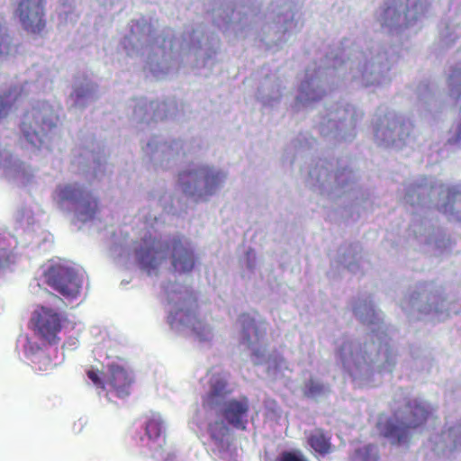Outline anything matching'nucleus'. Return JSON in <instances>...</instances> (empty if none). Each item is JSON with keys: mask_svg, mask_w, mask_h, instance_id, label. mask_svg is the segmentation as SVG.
I'll list each match as a JSON object with an SVG mask.
<instances>
[{"mask_svg": "<svg viewBox=\"0 0 461 461\" xmlns=\"http://www.w3.org/2000/svg\"><path fill=\"white\" fill-rule=\"evenodd\" d=\"M86 374H87L88 378L93 382V384L97 388H101L102 390H106L105 379L104 380L100 377L98 371L91 369V370H88Z\"/></svg>", "mask_w": 461, "mask_h": 461, "instance_id": "21", "label": "nucleus"}, {"mask_svg": "<svg viewBox=\"0 0 461 461\" xmlns=\"http://www.w3.org/2000/svg\"><path fill=\"white\" fill-rule=\"evenodd\" d=\"M432 415V408L417 400L405 404L401 415L394 414L381 428L382 435L393 445L408 447L412 438V430L424 426Z\"/></svg>", "mask_w": 461, "mask_h": 461, "instance_id": "2", "label": "nucleus"}, {"mask_svg": "<svg viewBox=\"0 0 461 461\" xmlns=\"http://www.w3.org/2000/svg\"><path fill=\"white\" fill-rule=\"evenodd\" d=\"M327 392L326 386L314 378H310L303 387V394L308 398L315 399L324 395Z\"/></svg>", "mask_w": 461, "mask_h": 461, "instance_id": "18", "label": "nucleus"}, {"mask_svg": "<svg viewBox=\"0 0 461 461\" xmlns=\"http://www.w3.org/2000/svg\"><path fill=\"white\" fill-rule=\"evenodd\" d=\"M208 430L211 438L217 442H222L223 438L228 433V428L219 421L211 423L209 425Z\"/></svg>", "mask_w": 461, "mask_h": 461, "instance_id": "19", "label": "nucleus"}, {"mask_svg": "<svg viewBox=\"0 0 461 461\" xmlns=\"http://www.w3.org/2000/svg\"><path fill=\"white\" fill-rule=\"evenodd\" d=\"M249 408V401L247 396L233 398L223 403L221 415L231 427L246 430Z\"/></svg>", "mask_w": 461, "mask_h": 461, "instance_id": "10", "label": "nucleus"}, {"mask_svg": "<svg viewBox=\"0 0 461 461\" xmlns=\"http://www.w3.org/2000/svg\"><path fill=\"white\" fill-rule=\"evenodd\" d=\"M356 456L360 461H378L376 447L373 445H367L357 449Z\"/></svg>", "mask_w": 461, "mask_h": 461, "instance_id": "20", "label": "nucleus"}, {"mask_svg": "<svg viewBox=\"0 0 461 461\" xmlns=\"http://www.w3.org/2000/svg\"><path fill=\"white\" fill-rule=\"evenodd\" d=\"M461 203V189L452 187L447 190V201L439 208V211L444 214L456 216V219L461 218L458 212L455 210V203Z\"/></svg>", "mask_w": 461, "mask_h": 461, "instance_id": "16", "label": "nucleus"}, {"mask_svg": "<svg viewBox=\"0 0 461 461\" xmlns=\"http://www.w3.org/2000/svg\"><path fill=\"white\" fill-rule=\"evenodd\" d=\"M43 276L46 284L66 299L73 300L79 296L82 279L74 268L57 263L50 265Z\"/></svg>", "mask_w": 461, "mask_h": 461, "instance_id": "7", "label": "nucleus"}, {"mask_svg": "<svg viewBox=\"0 0 461 461\" xmlns=\"http://www.w3.org/2000/svg\"><path fill=\"white\" fill-rule=\"evenodd\" d=\"M17 98L16 89L9 90L0 95V120L8 115Z\"/></svg>", "mask_w": 461, "mask_h": 461, "instance_id": "17", "label": "nucleus"}, {"mask_svg": "<svg viewBox=\"0 0 461 461\" xmlns=\"http://www.w3.org/2000/svg\"><path fill=\"white\" fill-rule=\"evenodd\" d=\"M18 44L13 42L5 18L0 14V59H7L18 53Z\"/></svg>", "mask_w": 461, "mask_h": 461, "instance_id": "14", "label": "nucleus"}, {"mask_svg": "<svg viewBox=\"0 0 461 461\" xmlns=\"http://www.w3.org/2000/svg\"><path fill=\"white\" fill-rule=\"evenodd\" d=\"M210 390L203 398V405L213 407L220 400L231 393L227 379L221 374H213L210 380Z\"/></svg>", "mask_w": 461, "mask_h": 461, "instance_id": "11", "label": "nucleus"}, {"mask_svg": "<svg viewBox=\"0 0 461 461\" xmlns=\"http://www.w3.org/2000/svg\"><path fill=\"white\" fill-rule=\"evenodd\" d=\"M455 430V428H448L447 429H444L441 434L443 437L447 436L450 438L454 435Z\"/></svg>", "mask_w": 461, "mask_h": 461, "instance_id": "23", "label": "nucleus"}, {"mask_svg": "<svg viewBox=\"0 0 461 461\" xmlns=\"http://www.w3.org/2000/svg\"><path fill=\"white\" fill-rule=\"evenodd\" d=\"M4 266V263L0 260V267Z\"/></svg>", "mask_w": 461, "mask_h": 461, "instance_id": "28", "label": "nucleus"}, {"mask_svg": "<svg viewBox=\"0 0 461 461\" xmlns=\"http://www.w3.org/2000/svg\"><path fill=\"white\" fill-rule=\"evenodd\" d=\"M242 332H243V342L251 347L252 345L258 343L265 331H262L257 325L255 320L251 319L249 315L241 316Z\"/></svg>", "mask_w": 461, "mask_h": 461, "instance_id": "13", "label": "nucleus"}, {"mask_svg": "<svg viewBox=\"0 0 461 461\" xmlns=\"http://www.w3.org/2000/svg\"><path fill=\"white\" fill-rule=\"evenodd\" d=\"M451 441H452L454 447H456L457 444V440L456 438H452Z\"/></svg>", "mask_w": 461, "mask_h": 461, "instance_id": "24", "label": "nucleus"}, {"mask_svg": "<svg viewBox=\"0 0 461 461\" xmlns=\"http://www.w3.org/2000/svg\"><path fill=\"white\" fill-rule=\"evenodd\" d=\"M279 461H308L300 452L285 451L280 455Z\"/></svg>", "mask_w": 461, "mask_h": 461, "instance_id": "22", "label": "nucleus"}, {"mask_svg": "<svg viewBox=\"0 0 461 461\" xmlns=\"http://www.w3.org/2000/svg\"><path fill=\"white\" fill-rule=\"evenodd\" d=\"M224 177L221 172L204 166L179 173L178 183L183 193L197 203L212 195Z\"/></svg>", "mask_w": 461, "mask_h": 461, "instance_id": "3", "label": "nucleus"}, {"mask_svg": "<svg viewBox=\"0 0 461 461\" xmlns=\"http://www.w3.org/2000/svg\"><path fill=\"white\" fill-rule=\"evenodd\" d=\"M67 318L61 312L47 306H38L32 312L30 325L34 335L48 346L58 345Z\"/></svg>", "mask_w": 461, "mask_h": 461, "instance_id": "6", "label": "nucleus"}, {"mask_svg": "<svg viewBox=\"0 0 461 461\" xmlns=\"http://www.w3.org/2000/svg\"><path fill=\"white\" fill-rule=\"evenodd\" d=\"M390 11V7H388L386 10H385V14H388Z\"/></svg>", "mask_w": 461, "mask_h": 461, "instance_id": "27", "label": "nucleus"}, {"mask_svg": "<svg viewBox=\"0 0 461 461\" xmlns=\"http://www.w3.org/2000/svg\"><path fill=\"white\" fill-rule=\"evenodd\" d=\"M56 127V116L48 104L33 106L23 117L20 125L25 140L34 147H41L50 131Z\"/></svg>", "mask_w": 461, "mask_h": 461, "instance_id": "5", "label": "nucleus"}, {"mask_svg": "<svg viewBox=\"0 0 461 461\" xmlns=\"http://www.w3.org/2000/svg\"><path fill=\"white\" fill-rule=\"evenodd\" d=\"M343 350H344V348H343V347H342V348L339 349V355H340V357H342V355H343Z\"/></svg>", "mask_w": 461, "mask_h": 461, "instance_id": "26", "label": "nucleus"}, {"mask_svg": "<svg viewBox=\"0 0 461 461\" xmlns=\"http://www.w3.org/2000/svg\"><path fill=\"white\" fill-rule=\"evenodd\" d=\"M308 444L317 453L327 455L331 451L330 437L322 429H316L307 438Z\"/></svg>", "mask_w": 461, "mask_h": 461, "instance_id": "15", "label": "nucleus"}, {"mask_svg": "<svg viewBox=\"0 0 461 461\" xmlns=\"http://www.w3.org/2000/svg\"><path fill=\"white\" fill-rule=\"evenodd\" d=\"M145 436L150 447H161L165 438V428L163 420L158 414L152 413L147 417L145 421Z\"/></svg>", "mask_w": 461, "mask_h": 461, "instance_id": "12", "label": "nucleus"}, {"mask_svg": "<svg viewBox=\"0 0 461 461\" xmlns=\"http://www.w3.org/2000/svg\"><path fill=\"white\" fill-rule=\"evenodd\" d=\"M138 259L141 268L149 276L157 275L167 259L172 270L181 274L191 273L198 261L191 242L181 235L164 241L151 237L143 239Z\"/></svg>", "mask_w": 461, "mask_h": 461, "instance_id": "1", "label": "nucleus"}, {"mask_svg": "<svg viewBox=\"0 0 461 461\" xmlns=\"http://www.w3.org/2000/svg\"><path fill=\"white\" fill-rule=\"evenodd\" d=\"M134 383L132 375L124 367L111 364L107 366L105 375L106 393H113L118 398H125L131 394Z\"/></svg>", "mask_w": 461, "mask_h": 461, "instance_id": "9", "label": "nucleus"}, {"mask_svg": "<svg viewBox=\"0 0 461 461\" xmlns=\"http://www.w3.org/2000/svg\"><path fill=\"white\" fill-rule=\"evenodd\" d=\"M46 0H19L14 12L28 34L41 36L47 31Z\"/></svg>", "mask_w": 461, "mask_h": 461, "instance_id": "8", "label": "nucleus"}, {"mask_svg": "<svg viewBox=\"0 0 461 461\" xmlns=\"http://www.w3.org/2000/svg\"><path fill=\"white\" fill-rule=\"evenodd\" d=\"M185 322H186V324H192L193 326H194V323H192V322H191V321H190L189 319H187V320L185 321ZM194 329H195V327H194Z\"/></svg>", "mask_w": 461, "mask_h": 461, "instance_id": "25", "label": "nucleus"}, {"mask_svg": "<svg viewBox=\"0 0 461 461\" xmlns=\"http://www.w3.org/2000/svg\"><path fill=\"white\" fill-rule=\"evenodd\" d=\"M52 197L60 208L72 205L77 219L81 221L94 219L98 211L97 199L91 192L77 184L59 185Z\"/></svg>", "mask_w": 461, "mask_h": 461, "instance_id": "4", "label": "nucleus"}]
</instances>
